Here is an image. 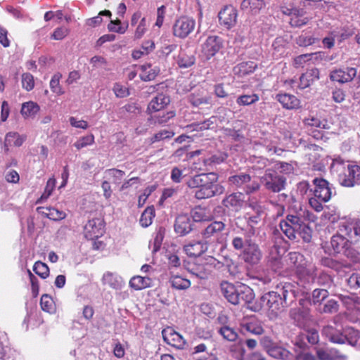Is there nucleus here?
<instances>
[{"label": "nucleus", "mask_w": 360, "mask_h": 360, "mask_svg": "<svg viewBox=\"0 0 360 360\" xmlns=\"http://www.w3.org/2000/svg\"><path fill=\"white\" fill-rule=\"evenodd\" d=\"M216 174L214 173L200 174L195 175L187 181V186L191 188H196L195 197L202 200L211 198L217 195H221L224 192V187L217 181Z\"/></svg>", "instance_id": "obj_1"}, {"label": "nucleus", "mask_w": 360, "mask_h": 360, "mask_svg": "<svg viewBox=\"0 0 360 360\" xmlns=\"http://www.w3.org/2000/svg\"><path fill=\"white\" fill-rule=\"evenodd\" d=\"M330 169L338 173V181L342 186L352 187L360 184V167L346 165L345 161L339 156L332 159Z\"/></svg>", "instance_id": "obj_2"}, {"label": "nucleus", "mask_w": 360, "mask_h": 360, "mask_svg": "<svg viewBox=\"0 0 360 360\" xmlns=\"http://www.w3.org/2000/svg\"><path fill=\"white\" fill-rule=\"evenodd\" d=\"M246 237L243 239L240 236L234 237L232 240V245L236 250H242L241 258L248 265L254 266L259 263L262 257V253L259 245L252 243Z\"/></svg>", "instance_id": "obj_3"}, {"label": "nucleus", "mask_w": 360, "mask_h": 360, "mask_svg": "<svg viewBox=\"0 0 360 360\" xmlns=\"http://www.w3.org/2000/svg\"><path fill=\"white\" fill-rule=\"evenodd\" d=\"M260 181L266 190L278 193L285 188L286 178L274 170L267 169L264 174L260 177Z\"/></svg>", "instance_id": "obj_4"}, {"label": "nucleus", "mask_w": 360, "mask_h": 360, "mask_svg": "<svg viewBox=\"0 0 360 360\" xmlns=\"http://www.w3.org/2000/svg\"><path fill=\"white\" fill-rule=\"evenodd\" d=\"M261 304L266 308L273 316H276L283 307L280 293L271 291L265 293L261 297Z\"/></svg>", "instance_id": "obj_5"}, {"label": "nucleus", "mask_w": 360, "mask_h": 360, "mask_svg": "<svg viewBox=\"0 0 360 360\" xmlns=\"http://www.w3.org/2000/svg\"><path fill=\"white\" fill-rule=\"evenodd\" d=\"M195 27L194 19L186 16L180 17L174 23L173 34L178 38L185 39L194 30Z\"/></svg>", "instance_id": "obj_6"}, {"label": "nucleus", "mask_w": 360, "mask_h": 360, "mask_svg": "<svg viewBox=\"0 0 360 360\" xmlns=\"http://www.w3.org/2000/svg\"><path fill=\"white\" fill-rule=\"evenodd\" d=\"M252 212H248L245 215V219L248 224V229L245 233L246 237H251L256 233L255 226L261 223L264 219V209L260 205H254Z\"/></svg>", "instance_id": "obj_7"}, {"label": "nucleus", "mask_w": 360, "mask_h": 360, "mask_svg": "<svg viewBox=\"0 0 360 360\" xmlns=\"http://www.w3.org/2000/svg\"><path fill=\"white\" fill-rule=\"evenodd\" d=\"M311 301L308 299H300L299 306L290 311V316L298 326H302L306 321L310 319L309 306Z\"/></svg>", "instance_id": "obj_8"}, {"label": "nucleus", "mask_w": 360, "mask_h": 360, "mask_svg": "<svg viewBox=\"0 0 360 360\" xmlns=\"http://www.w3.org/2000/svg\"><path fill=\"white\" fill-rule=\"evenodd\" d=\"M303 224L293 214L290 213L287 215L285 220L280 221L279 226L283 233L290 240H294L296 238L297 233L300 230Z\"/></svg>", "instance_id": "obj_9"}, {"label": "nucleus", "mask_w": 360, "mask_h": 360, "mask_svg": "<svg viewBox=\"0 0 360 360\" xmlns=\"http://www.w3.org/2000/svg\"><path fill=\"white\" fill-rule=\"evenodd\" d=\"M314 188L311 190L313 195L321 202H328L330 200L333 192L328 181L322 178L313 179Z\"/></svg>", "instance_id": "obj_10"}, {"label": "nucleus", "mask_w": 360, "mask_h": 360, "mask_svg": "<svg viewBox=\"0 0 360 360\" xmlns=\"http://www.w3.org/2000/svg\"><path fill=\"white\" fill-rule=\"evenodd\" d=\"M105 233L104 221L101 218L89 219L84 226V234L89 240L98 238Z\"/></svg>", "instance_id": "obj_11"}, {"label": "nucleus", "mask_w": 360, "mask_h": 360, "mask_svg": "<svg viewBox=\"0 0 360 360\" xmlns=\"http://www.w3.org/2000/svg\"><path fill=\"white\" fill-rule=\"evenodd\" d=\"M225 227L226 225L224 222L214 221L201 231L202 237L208 242L217 241Z\"/></svg>", "instance_id": "obj_12"}, {"label": "nucleus", "mask_w": 360, "mask_h": 360, "mask_svg": "<svg viewBox=\"0 0 360 360\" xmlns=\"http://www.w3.org/2000/svg\"><path fill=\"white\" fill-rule=\"evenodd\" d=\"M356 73L357 70L354 68H335L330 71L329 77L333 82L345 84L352 81Z\"/></svg>", "instance_id": "obj_13"}, {"label": "nucleus", "mask_w": 360, "mask_h": 360, "mask_svg": "<svg viewBox=\"0 0 360 360\" xmlns=\"http://www.w3.org/2000/svg\"><path fill=\"white\" fill-rule=\"evenodd\" d=\"M164 341L173 347L183 349L186 344L185 339L172 327H167L162 331Z\"/></svg>", "instance_id": "obj_14"}, {"label": "nucleus", "mask_w": 360, "mask_h": 360, "mask_svg": "<svg viewBox=\"0 0 360 360\" xmlns=\"http://www.w3.org/2000/svg\"><path fill=\"white\" fill-rule=\"evenodd\" d=\"M222 40L219 37L210 36L202 44V53L206 59H210L222 48Z\"/></svg>", "instance_id": "obj_15"}, {"label": "nucleus", "mask_w": 360, "mask_h": 360, "mask_svg": "<svg viewBox=\"0 0 360 360\" xmlns=\"http://www.w3.org/2000/svg\"><path fill=\"white\" fill-rule=\"evenodd\" d=\"M339 231L351 240L360 236V219H348L341 222Z\"/></svg>", "instance_id": "obj_16"}, {"label": "nucleus", "mask_w": 360, "mask_h": 360, "mask_svg": "<svg viewBox=\"0 0 360 360\" xmlns=\"http://www.w3.org/2000/svg\"><path fill=\"white\" fill-rule=\"evenodd\" d=\"M238 13L236 8L231 5L224 6L219 13V20L221 24L228 28L235 25Z\"/></svg>", "instance_id": "obj_17"}, {"label": "nucleus", "mask_w": 360, "mask_h": 360, "mask_svg": "<svg viewBox=\"0 0 360 360\" xmlns=\"http://www.w3.org/2000/svg\"><path fill=\"white\" fill-rule=\"evenodd\" d=\"M322 335L329 341L336 344H344L346 342V336L341 329L331 325L326 326L322 329Z\"/></svg>", "instance_id": "obj_18"}, {"label": "nucleus", "mask_w": 360, "mask_h": 360, "mask_svg": "<svg viewBox=\"0 0 360 360\" xmlns=\"http://www.w3.org/2000/svg\"><path fill=\"white\" fill-rule=\"evenodd\" d=\"M242 331H246L254 335H262L264 330L261 322L255 317L243 319L240 323Z\"/></svg>", "instance_id": "obj_19"}, {"label": "nucleus", "mask_w": 360, "mask_h": 360, "mask_svg": "<svg viewBox=\"0 0 360 360\" xmlns=\"http://www.w3.org/2000/svg\"><path fill=\"white\" fill-rule=\"evenodd\" d=\"M174 231L180 236H185L192 231V221L187 214H180L175 220Z\"/></svg>", "instance_id": "obj_20"}, {"label": "nucleus", "mask_w": 360, "mask_h": 360, "mask_svg": "<svg viewBox=\"0 0 360 360\" xmlns=\"http://www.w3.org/2000/svg\"><path fill=\"white\" fill-rule=\"evenodd\" d=\"M170 103V98L165 94H159L154 97L148 105V111L150 113L156 112L164 110Z\"/></svg>", "instance_id": "obj_21"}, {"label": "nucleus", "mask_w": 360, "mask_h": 360, "mask_svg": "<svg viewBox=\"0 0 360 360\" xmlns=\"http://www.w3.org/2000/svg\"><path fill=\"white\" fill-rule=\"evenodd\" d=\"M207 249V244L200 240H193L186 244L184 250L189 257H198Z\"/></svg>", "instance_id": "obj_22"}, {"label": "nucleus", "mask_w": 360, "mask_h": 360, "mask_svg": "<svg viewBox=\"0 0 360 360\" xmlns=\"http://www.w3.org/2000/svg\"><path fill=\"white\" fill-rule=\"evenodd\" d=\"M243 195L241 193H232L223 200L224 206L234 211H238L243 205Z\"/></svg>", "instance_id": "obj_23"}, {"label": "nucleus", "mask_w": 360, "mask_h": 360, "mask_svg": "<svg viewBox=\"0 0 360 360\" xmlns=\"http://www.w3.org/2000/svg\"><path fill=\"white\" fill-rule=\"evenodd\" d=\"M221 291L222 295L230 303L234 305L238 304V300L236 295L238 287L225 281L221 283Z\"/></svg>", "instance_id": "obj_24"}, {"label": "nucleus", "mask_w": 360, "mask_h": 360, "mask_svg": "<svg viewBox=\"0 0 360 360\" xmlns=\"http://www.w3.org/2000/svg\"><path fill=\"white\" fill-rule=\"evenodd\" d=\"M276 99L286 109H297L300 107V100L294 95L280 94L276 96Z\"/></svg>", "instance_id": "obj_25"}, {"label": "nucleus", "mask_w": 360, "mask_h": 360, "mask_svg": "<svg viewBox=\"0 0 360 360\" xmlns=\"http://www.w3.org/2000/svg\"><path fill=\"white\" fill-rule=\"evenodd\" d=\"M318 269L316 266L311 263L297 265V272L300 276L307 277L308 282L314 281L317 276Z\"/></svg>", "instance_id": "obj_26"}, {"label": "nucleus", "mask_w": 360, "mask_h": 360, "mask_svg": "<svg viewBox=\"0 0 360 360\" xmlns=\"http://www.w3.org/2000/svg\"><path fill=\"white\" fill-rule=\"evenodd\" d=\"M25 140L26 136L20 135L15 131L8 132L4 139V149L6 151H8L10 146L20 147Z\"/></svg>", "instance_id": "obj_27"}, {"label": "nucleus", "mask_w": 360, "mask_h": 360, "mask_svg": "<svg viewBox=\"0 0 360 360\" xmlns=\"http://www.w3.org/2000/svg\"><path fill=\"white\" fill-rule=\"evenodd\" d=\"M264 0H243L241 3V8L251 15H257L264 7Z\"/></svg>", "instance_id": "obj_28"}, {"label": "nucleus", "mask_w": 360, "mask_h": 360, "mask_svg": "<svg viewBox=\"0 0 360 360\" xmlns=\"http://www.w3.org/2000/svg\"><path fill=\"white\" fill-rule=\"evenodd\" d=\"M103 282L115 290H120L125 285L124 281L120 276L111 272H107L103 275Z\"/></svg>", "instance_id": "obj_29"}, {"label": "nucleus", "mask_w": 360, "mask_h": 360, "mask_svg": "<svg viewBox=\"0 0 360 360\" xmlns=\"http://www.w3.org/2000/svg\"><path fill=\"white\" fill-rule=\"evenodd\" d=\"M176 61L180 68H186L195 63V58L192 51L181 49Z\"/></svg>", "instance_id": "obj_30"}, {"label": "nucleus", "mask_w": 360, "mask_h": 360, "mask_svg": "<svg viewBox=\"0 0 360 360\" xmlns=\"http://www.w3.org/2000/svg\"><path fill=\"white\" fill-rule=\"evenodd\" d=\"M319 71L316 68L307 70L305 73L302 74L300 77L299 87L304 89L309 86L314 81L319 79Z\"/></svg>", "instance_id": "obj_31"}, {"label": "nucleus", "mask_w": 360, "mask_h": 360, "mask_svg": "<svg viewBox=\"0 0 360 360\" xmlns=\"http://www.w3.org/2000/svg\"><path fill=\"white\" fill-rule=\"evenodd\" d=\"M267 353L271 357L281 360H291L293 358V354L290 352L277 345L269 348Z\"/></svg>", "instance_id": "obj_32"}, {"label": "nucleus", "mask_w": 360, "mask_h": 360, "mask_svg": "<svg viewBox=\"0 0 360 360\" xmlns=\"http://www.w3.org/2000/svg\"><path fill=\"white\" fill-rule=\"evenodd\" d=\"M37 210L38 213L54 221L62 220L66 217L65 212L54 207H37Z\"/></svg>", "instance_id": "obj_33"}, {"label": "nucleus", "mask_w": 360, "mask_h": 360, "mask_svg": "<svg viewBox=\"0 0 360 360\" xmlns=\"http://www.w3.org/2000/svg\"><path fill=\"white\" fill-rule=\"evenodd\" d=\"M169 283L172 288L178 290H186L189 288L191 285L190 280L173 273H171Z\"/></svg>", "instance_id": "obj_34"}, {"label": "nucleus", "mask_w": 360, "mask_h": 360, "mask_svg": "<svg viewBox=\"0 0 360 360\" xmlns=\"http://www.w3.org/2000/svg\"><path fill=\"white\" fill-rule=\"evenodd\" d=\"M304 126L307 128H318L321 129H329L330 124L326 119H321L315 115H310L304 120Z\"/></svg>", "instance_id": "obj_35"}, {"label": "nucleus", "mask_w": 360, "mask_h": 360, "mask_svg": "<svg viewBox=\"0 0 360 360\" xmlns=\"http://www.w3.org/2000/svg\"><path fill=\"white\" fill-rule=\"evenodd\" d=\"M236 295L238 300V304L250 303L253 300L255 297L252 290L245 285H240L238 286Z\"/></svg>", "instance_id": "obj_36"}, {"label": "nucleus", "mask_w": 360, "mask_h": 360, "mask_svg": "<svg viewBox=\"0 0 360 360\" xmlns=\"http://www.w3.org/2000/svg\"><path fill=\"white\" fill-rule=\"evenodd\" d=\"M291 214H293V215L303 224H305V221H307L314 222L317 219L315 214L308 210L306 207H303L302 206H299L298 208H293Z\"/></svg>", "instance_id": "obj_37"}, {"label": "nucleus", "mask_w": 360, "mask_h": 360, "mask_svg": "<svg viewBox=\"0 0 360 360\" xmlns=\"http://www.w3.org/2000/svg\"><path fill=\"white\" fill-rule=\"evenodd\" d=\"M39 110L40 107L37 103L28 101L22 104L20 113L25 119L34 118Z\"/></svg>", "instance_id": "obj_38"}, {"label": "nucleus", "mask_w": 360, "mask_h": 360, "mask_svg": "<svg viewBox=\"0 0 360 360\" xmlns=\"http://www.w3.org/2000/svg\"><path fill=\"white\" fill-rule=\"evenodd\" d=\"M160 72L157 67H152L150 64L141 65L140 78L143 81L153 80Z\"/></svg>", "instance_id": "obj_39"}, {"label": "nucleus", "mask_w": 360, "mask_h": 360, "mask_svg": "<svg viewBox=\"0 0 360 360\" xmlns=\"http://www.w3.org/2000/svg\"><path fill=\"white\" fill-rule=\"evenodd\" d=\"M256 67V64L252 61L243 62L233 68V72L239 77H243L253 72Z\"/></svg>", "instance_id": "obj_40"}, {"label": "nucleus", "mask_w": 360, "mask_h": 360, "mask_svg": "<svg viewBox=\"0 0 360 360\" xmlns=\"http://www.w3.org/2000/svg\"><path fill=\"white\" fill-rule=\"evenodd\" d=\"M151 279L148 276H133L129 281V286L136 290H142L150 287Z\"/></svg>", "instance_id": "obj_41"}, {"label": "nucleus", "mask_w": 360, "mask_h": 360, "mask_svg": "<svg viewBox=\"0 0 360 360\" xmlns=\"http://www.w3.org/2000/svg\"><path fill=\"white\" fill-rule=\"evenodd\" d=\"M191 103L194 106H200L201 105L211 104L212 97L204 94V91L192 94L189 96Z\"/></svg>", "instance_id": "obj_42"}, {"label": "nucleus", "mask_w": 360, "mask_h": 360, "mask_svg": "<svg viewBox=\"0 0 360 360\" xmlns=\"http://www.w3.org/2000/svg\"><path fill=\"white\" fill-rule=\"evenodd\" d=\"M155 49V43L153 41H145L139 49L133 51L132 57L137 60L141 58L143 56L148 55L153 51Z\"/></svg>", "instance_id": "obj_43"}, {"label": "nucleus", "mask_w": 360, "mask_h": 360, "mask_svg": "<svg viewBox=\"0 0 360 360\" xmlns=\"http://www.w3.org/2000/svg\"><path fill=\"white\" fill-rule=\"evenodd\" d=\"M351 240L347 236H343L342 234H336L331 238L330 244L335 252H340L347 245V242Z\"/></svg>", "instance_id": "obj_44"}, {"label": "nucleus", "mask_w": 360, "mask_h": 360, "mask_svg": "<svg viewBox=\"0 0 360 360\" xmlns=\"http://www.w3.org/2000/svg\"><path fill=\"white\" fill-rule=\"evenodd\" d=\"M251 177L247 174H239L237 175L231 176L229 178V182L231 185L235 186L238 188H243L248 183H250Z\"/></svg>", "instance_id": "obj_45"}, {"label": "nucleus", "mask_w": 360, "mask_h": 360, "mask_svg": "<svg viewBox=\"0 0 360 360\" xmlns=\"http://www.w3.org/2000/svg\"><path fill=\"white\" fill-rule=\"evenodd\" d=\"M155 217V210L153 207H148L142 213L140 224L143 227H148L152 224Z\"/></svg>", "instance_id": "obj_46"}, {"label": "nucleus", "mask_w": 360, "mask_h": 360, "mask_svg": "<svg viewBox=\"0 0 360 360\" xmlns=\"http://www.w3.org/2000/svg\"><path fill=\"white\" fill-rule=\"evenodd\" d=\"M250 162L252 164L251 168L254 171H262L269 165L268 159L263 157L252 156L250 158Z\"/></svg>", "instance_id": "obj_47"}, {"label": "nucleus", "mask_w": 360, "mask_h": 360, "mask_svg": "<svg viewBox=\"0 0 360 360\" xmlns=\"http://www.w3.org/2000/svg\"><path fill=\"white\" fill-rule=\"evenodd\" d=\"M287 44L288 41L284 37H279L275 39L272 44V47L276 57L281 56L285 53V48Z\"/></svg>", "instance_id": "obj_48"}, {"label": "nucleus", "mask_w": 360, "mask_h": 360, "mask_svg": "<svg viewBox=\"0 0 360 360\" xmlns=\"http://www.w3.org/2000/svg\"><path fill=\"white\" fill-rule=\"evenodd\" d=\"M62 75L59 72H57L53 75L50 81V89L57 95H62L65 93L63 89L60 84V79Z\"/></svg>", "instance_id": "obj_49"}, {"label": "nucleus", "mask_w": 360, "mask_h": 360, "mask_svg": "<svg viewBox=\"0 0 360 360\" xmlns=\"http://www.w3.org/2000/svg\"><path fill=\"white\" fill-rule=\"evenodd\" d=\"M191 217L193 220L196 222L207 221L210 219L206 210L201 207L194 208L191 212Z\"/></svg>", "instance_id": "obj_50"}, {"label": "nucleus", "mask_w": 360, "mask_h": 360, "mask_svg": "<svg viewBox=\"0 0 360 360\" xmlns=\"http://www.w3.org/2000/svg\"><path fill=\"white\" fill-rule=\"evenodd\" d=\"M259 101V96L257 94H252L250 95H241L238 96L236 99V103L238 105L245 106L250 105L252 103H255Z\"/></svg>", "instance_id": "obj_51"}, {"label": "nucleus", "mask_w": 360, "mask_h": 360, "mask_svg": "<svg viewBox=\"0 0 360 360\" xmlns=\"http://www.w3.org/2000/svg\"><path fill=\"white\" fill-rule=\"evenodd\" d=\"M105 174L106 177L111 179L114 184H120L125 175L124 172L117 169H107Z\"/></svg>", "instance_id": "obj_52"}, {"label": "nucleus", "mask_w": 360, "mask_h": 360, "mask_svg": "<svg viewBox=\"0 0 360 360\" xmlns=\"http://www.w3.org/2000/svg\"><path fill=\"white\" fill-rule=\"evenodd\" d=\"M328 296V290L325 289H315L312 292L311 300H309L311 303L312 302L314 304H320Z\"/></svg>", "instance_id": "obj_53"}, {"label": "nucleus", "mask_w": 360, "mask_h": 360, "mask_svg": "<svg viewBox=\"0 0 360 360\" xmlns=\"http://www.w3.org/2000/svg\"><path fill=\"white\" fill-rule=\"evenodd\" d=\"M227 158V155L223 153H218L212 155L210 157L204 159V164L206 166H212L223 162Z\"/></svg>", "instance_id": "obj_54"}, {"label": "nucleus", "mask_w": 360, "mask_h": 360, "mask_svg": "<svg viewBox=\"0 0 360 360\" xmlns=\"http://www.w3.org/2000/svg\"><path fill=\"white\" fill-rule=\"evenodd\" d=\"M346 342L351 345H355L359 339V332L353 328H347L344 330Z\"/></svg>", "instance_id": "obj_55"}, {"label": "nucleus", "mask_w": 360, "mask_h": 360, "mask_svg": "<svg viewBox=\"0 0 360 360\" xmlns=\"http://www.w3.org/2000/svg\"><path fill=\"white\" fill-rule=\"evenodd\" d=\"M33 271L42 278H46L49 275V269L48 266L40 261L34 263Z\"/></svg>", "instance_id": "obj_56"}, {"label": "nucleus", "mask_w": 360, "mask_h": 360, "mask_svg": "<svg viewBox=\"0 0 360 360\" xmlns=\"http://www.w3.org/2000/svg\"><path fill=\"white\" fill-rule=\"evenodd\" d=\"M107 16L110 18L111 16V12L108 10L101 11L97 16L91 18H89L86 20V25L90 27H96L101 24L103 19L102 16Z\"/></svg>", "instance_id": "obj_57"}, {"label": "nucleus", "mask_w": 360, "mask_h": 360, "mask_svg": "<svg viewBox=\"0 0 360 360\" xmlns=\"http://www.w3.org/2000/svg\"><path fill=\"white\" fill-rule=\"evenodd\" d=\"M40 305L44 311L51 313L54 311V302L48 295H43L41 297Z\"/></svg>", "instance_id": "obj_58"}, {"label": "nucleus", "mask_w": 360, "mask_h": 360, "mask_svg": "<svg viewBox=\"0 0 360 360\" xmlns=\"http://www.w3.org/2000/svg\"><path fill=\"white\" fill-rule=\"evenodd\" d=\"M219 334L228 341H235L238 338V333L229 326L221 327L219 330Z\"/></svg>", "instance_id": "obj_59"}, {"label": "nucleus", "mask_w": 360, "mask_h": 360, "mask_svg": "<svg viewBox=\"0 0 360 360\" xmlns=\"http://www.w3.org/2000/svg\"><path fill=\"white\" fill-rule=\"evenodd\" d=\"M94 143V136L93 134H89L78 139L74 146L77 149L80 150L88 146H91Z\"/></svg>", "instance_id": "obj_60"}, {"label": "nucleus", "mask_w": 360, "mask_h": 360, "mask_svg": "<svg viewBox=\"0 0 360 360\" xmlns=\"http://www.w3.org/2000/svg\"><path fill=\"white\" fill-rule=\"evenodd\" d=\"M301 13H302V11H299V13H297L296 15H294L290 18V23L291 26L301 27L302 25H306L308 22V21H309L308 18L302 16Z\"/></svg>", "instance_id": "obj_61"}, {"label": "nucleus", "mask_w": 360, "mask_h": 360, "mask_svg": "<svg viewBox=\"0 0 360 360\" xmlns=\"http://www.w3.org/2000/svg\"><path fill=\"white\" fill-rule=\"evenodd\" d=\"M344 255L353 263H360V252L352 248H347L344 250Z\"/></svg>", "instance_id": "obj_62"}, {"label": "nucleus", "mask_w": 360, "mask_h": 360, "mask_svg": "<svg viewBox=\"0 0 360 360\" xmlns=\"http://www.w3.org/2000/svg\"><path fill=\"white\" fill-rule=\"evenodd\" d=\"M22 87L27 91H31L34 86V77L30 73H24L22 75Z\"/></svg>", "instance_id": "obj_63"}, {"label": "nucleus", "mask_w": 360, "mask_h": 360, "mask_svg": "<svg viewBox=\"0 0 360 360\" xmlns=\"http://www.w3.org/2000/svg\"><path fill=\"white\" fill-rule=\"evenodd\" d=\"M347 285L353 290L360 288V274L353 273L347 279Z\"/></svg>", "instance_id": "obj_64"}]
</instances>
